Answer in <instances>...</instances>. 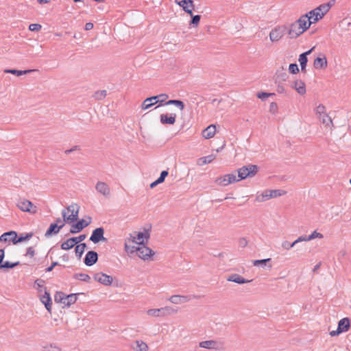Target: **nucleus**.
Segmentation results:
<instances>
[{"label":"nucleus","mask_w":351,"mask_h":351,"mask_svg":"<svg viewBox=\"0 0 351 351\" xmlns=\"http://www.w3.org/2000/svg\"><path fill=\"white\" fill-rule=\"evenodd\" d=\"M55 223H58V226L59 227H60V229H61V228H62L64 227L65 223H66V221L64 220V218H63V219H61L58 218V219H56V221Z\"/></svg>","instance_id":"13d9d810"},{"label":"nucleus","mask_w":351,"mask_h":351,"mask_svg":"<svg viewBox=\"0 0 351 351\" xmlns=\"http://www.w3.org/2000/svg\"><path fill=\"white\" fill-rule=\"evenodd\" d=\"M150 238V230L143 228V230L134 231L130 234V237L125 241V250H134V247L147 244Z\"/></svg>","instance_id":"f257e3e1"},{"label":"nucleus","mask_w":351,"mask_h":351,"mask_svg":"<svg viewBox=\"0 0 351 351\" xmlns=\"http://www.w3.org/2000/svg\"><path fill=\"white\" fill-rule=\"evenodd\" d=\"M38 3L40 4H45L49 3L51 0H37Z\"/></svg>","instance_id":"0e129e2a"},{"label":"nucleus","mask_w":351,"mask_h":351,"mask_svg":"<svg viewBox=\"0 0 351 351\" xmlns=\"http://www.w3.org/2000/svg\"><path fill=\"white\" fill-rule=\"evenodd\" d=\"M227 280L228 281L234 282L238 284H244L250 282V280H245L239 274H232L230 276Z\"/></svg>","instance_id":"2f4dec72"},{"label":"nucleus","mask_w":351,"mask_h":351,"mask_svg":"<svg viewBox=\"0 0 351 351\" xmlns=\"http://www.w3.org/2000/svg\"><path fill=\"white\" fill-rule=\"evenodd\" d=\"M77 301V297L75 294H71L62 299V303L66 306H70Z\"/></svg>","instance_id":"e433bc0d"},{"label":"nucleus","mask_w":351,"mask_h":351,"mask_svg":"<svg viewBox=\"0 0 351 351\" xmlns=\"http://www.w3.org/2000/svg\"><path fill=\"white\" fill-rule=\"evenodd\" d=\"M128 254H135L138 257L143 261H151L155 254V252L149 247L146 246V244L141 245L134 247V250H126Z\"/></svg>","instance_id":"39448f33"},{"label":"nucleus","mask_w":351,"mask_h":351,"mask_svg":"<svg viewBox=\"0 0 351 351\" xmlns=\"http://www.w3.org/2000/svg\"><path fill=\"white\" fill-rule=\"evenodd\" d=\"M98 256L97 252L89 251L84 258V263L88 266H91L97 261Z\"/></svg>","instance_id":"a878e982"},{"label":"nucleus","mask_w":351,"mask_h":351,"mask_svg":"<svg viewBox=\"0 0 351 351\" xmlns=\"http://www.w3.org/2000/svg\"><path fill=\"white\" fill-rule=\"evenodd\" d=\"M45 351H60V348L56 346L49 345L45 348Z\"/></svg>","instance_id":"864d4df0"},{"label":"nucleus","mask_w":351,"mask_h":351,"mask_svg":"<svg viewBox=\"0 0 351 351\" xmlns=\"http://www.w3.org/2000/svg\"><path fill=\"white\" fill-rule=\"evenodd\" d=\"M16 206L21 212L27 213L31 215H34L38 211L37 206L25 197H19L16 200Z\"/></svg>","instance_id":"0eeeda50"},{"label":"nucleus","mask_w":351,"mask_h":351,"mask_svg":"<svg viewBox=\"0 0 351 351\" xmlns=\"http://www.w3.org/2000/svg\"><path fill=\"white\" fill-rule=\"evenodd\" d=\"M155 97H157V99H158V102L160 103H162L168 99V95L167 94H160Z\"/></svg>","instance_id":"603ef678"},{"label":"nucleus","mask_w":351,"mask_h":351,"mask_svg":"<svg viewBox=\"0 0 351 351\" xmlns=\"http://www.w3.org/2000/svg\"><path fill=\"white\" fill-rule=\"evenodd\" d=\"M91 222V218L90 217L86 219H82L78 221L76 223H73L70 229V232L72 234H76L82 230L84 228L87 227Z\"/></svg>","instance_id":"2eb2a0df"},{"label":"nucleus","mask_w":351,"mask_h":351,"mask_svg":"<svg viewBox=\"0 0 351 351\" xmlns=\"http://www.w3.org/2000/svg\"><path fill=\"white\" fill-rule=\"evenodd\" d=\"M175 2L180 6L186 13L191 16H193L195 10V4L193 0H175Z\"/></svg>","instance_id":"4468645a"},{"label":"nucleus","mask_w":351,"mask_h":351,"mask_svg":"<svg viewBox=\"0 0 351 351\" xmlns=\"http://www.w3.org/2000/svg\"><path fill=\"white\" fill-rule=\"evenodd\" d=\"M285 194V191L281 190H266L257 196V200L264 202L271 198H275Z\"/></svg>","instance_id":"9d476101"},{"label":"nucleus","mask_w":351,"mask_h":351,"mask_svg":"<svg viewBox=\"0 0 351 351\" xmlns=\"http://www.w3.org/2000/svg\"><path fill=\"white\" fill-rule=\"evenodd\" d=\"M16 239V232L15 231H10L3 233L0 236V240L1 241H12L14 244V241Z\"/></svg>","instance_id":"7c9ffc66"},{"label":"nucleus","mask_w":351,"mask_h":351,"mask_svg":"<svg viewBox=\"0 0 351 351\" xmlns=\"http://www.w3.org/2000/svg\"><path fill=\"white\" fill-rule=\"evenodd\" d=\"M314 114L316 119L322 123L326 129L332 130L334 123L330 116L326 106L323 104H319L314 108Z\"/></svg>","instance_id":"20e7f679"},{"label":"nucleus","mask_w":351,"mask_h":351,"mask_svg":"<svg viewBox=\"0 0 351 351\" xmlns=\"http://www.w3.org/2000/svg\"><path fill=\"white\" fill-rule=\"evenodd\" d=\"M157 103H158V99L155 96L148 97L143 101L141 108L142 110H145Z\"/></svg>","instance_id":"cd10ccee"},{"label":"nucleus","mask_w":351,"mask_h":351,"mask_svg":"<svg viewBox=\"0 0 351 351\" xmlns=\"http://www.w3.org/2000/svg\"><path fill=\"white\" fill-rule=\"evenodd\" d=\"M75 276L77 279H80L84 281H86L90 279V277L87 274H77Z\"/></svg>","instance_id":"6e6d98bb"},{"label":"nucleus","mask_w":351,"mask_h":351,"mask_svg":"<svg viewBox=\"0 0 351 351\" xmlns=\"http://www.w3.org/2000/svg\"><path fill=\"white\" fill-rule=\"evenodd\" d=\"M289 71L290 73L295 74L299 72V68L296 64H290L289 66Z\"/></svg>","instance_id":"49530a36"},{"label":"nucleus","mask_w":351,"mask_h":351,"mask_svg":"<svg viewBox=\"0 0 351 351\" xmlns=\"http://www.w3.org/2000/svg\"><path fill=\"white\" fill-rule=\"evenodd\" d=\"M270 261V258L263 259V260H256V261H254L253 264H254V265L256 266V265H258L260 264H264L267 261Z\"/></svg>","instance_id":"052dcab7"},{"label":"nucleus","mask_w":351,"mask_h":351,"mask_svg":"<svg viewBox=\"0 0 351 351\" xmlns=\"http://www.w3.org/2000/svg\"><path fill=\"white\" fill-rule=\"evenodd\" d=\"M169 173L167 171H162L160 173V177L154 182L151 183L150 188H154L158 184L163 182L165 181V178L168 176Z\"/></svg>","instance_id":"c9c22d12"},{"label":"nucleus","mask_w":351,"mask_h":351,"mask_svg":"<svg viewBox=\"0 0 351 351\" xmlns=\"http://www.w3.org/2000/svg\"><path fill=\"white\" fill-rule=\"evenodd\" d=\"M350 327V319L347 317L339 320L337 330L330 332L331 337L337 336L342 332H347Z\"/></svg>","instance_id":"9b49d317"},{"label":"nucleus","mask_w":351,"mask_h":351,"mask_svg":"<svg viewBox=\"0 0 351 351\" xmlns=\"http://www.w3.org/2000/svg\"><path fill=\"white\" fill-rule=\"evenodd\" d=\"M334 3L335 0H332L328 3L319 5L317 8L305 14L304 15L307 16V19H308L310 25H311L312 24H315L322 19L329 12Z\"/></svg>","instance_id":"7ed1b4c3"},{"label":"nucleus","mask_w":351,"mask_h":351,"mask_svg":"<svg viewBox=\"0 0 351 351\" xmlns=\"http://www.w3.org/2000/svg\"><path fill=\"white\" fill-rule=\"evenodd\" d=\"M93 278L95 280L106 286L111 285L113 282V278L111 276L107 275L102 272L96 273Z\"/></svg>","instance_id":"f3484780"},{"label":"nucleus","mask_w":351,"mask_h":351,"mask_svg":"<svg viewBox=\"0 0 351 351\" xmlns=\"http://www.w3.org/2000/svg\"><path fill=\"white\" fill-rule=\"evenodd\" d=\"M215 159V156L213 154L200 158L198 160L199 165H204L212 162Z\"/></svg>","instance_id":"58836bf2"},{"label":"nucleus","mask_w":351,"mask_h":351,"mask_svg":"<svg viewBox=\"0 0 351 351\" xmlns=\"http://www.w3.org/2000/svg\"><path fill=\"white\" fill-rule=\"evenodd\" d=\"M350 184H351V179L350 180Z\"/></svg>","instance_id":"774afa93"},{"label":"nucleus","mask_w":351,"mask_h":351,"mask_svg":"<svg viewBox=\"0 0 351 351\" xmlns=\"http://www.w3.org/2000/svg\"><path fill=\"white\" fill-rule=\"evenodd\" d=\"M314 49H315V47H313L308 51L300 55L298 61L300 62L302 71H304V72L306 71V64L308 62L307 56L311 54L312 53V51L314 50Z\"/></svg>","instance_id":"412c9836"},{"label":"nucleus","mask_w":351,"mask_h":351,"mask_svg":"<svg viewBox=\"0 0 351 351\" xmlns=\"http://www.w3.org/2000/svg\"><path fill=\"white\" fill-rule=\"evenodd\" d=\"M40 301L43 304H45L46 308L48 310V311H51V299L50 298L49 293L45 291V293H43V295H40Z\"/></svg>","instance_id":"c756f323"},{"label":"nucleus","mask_w":351,"mask_h":351,"mask_svg":"<svg viewBox=\"0 0 351 351\" xmlns=\"http://www.w3.org/2000/svg\"><path fill=\"white\" fill-rule=\"evenodd\" d=\"M93 28V24L92 23H87L85 25V29L88 31Z\"/></svg>","instance_id":"e2e57ef3"},{"label":"nucleus","mask_w":351,"mask_h":351,"mask_svg":"<svg viewBox=\"0 0 351 351\" xmlns=\"http://www.w3.org/2000/svg\"><path fill=\"white\" fill-rule=\"evenodd\" d=\"M295 245V242H293L292 243H289L288 241H285L282 243V247L285 250H289L291 247H293Z\"/></svg>","instance_id":"09e8293b"},{"label":"nucleus","mask_w":351,"mask_h":351,"mask_svg":"<svg viewBox=\"0 0 351 351\" xmlns=\"http://www.w3.org/2000/svg\"><path fill=\"white\" fill-rule=\"evenodd\" d=\"M328 66V60L325 54L320 53L313 60V67L317 70H324Z\"/></svg>","instance_id":"dca6fc26"},{"label":"nucleus","mask_w":351,"mask_h":351,"mask_svg":"<svg viewBox=\"0 0 351 351\" xmlns=\"http://www.w3.org/2000/svg\"><path fill=\"white\" fill-rule=\"evenodd\" d=\"M310 27L308 19L303 14L290 24L287 34L290 38H296L307 31Z\"/></svg>","instance_id":"f03ea898"},{"label":"nucleus","mask_w":351,"mask_h":351,"mask_svg":"<svg viewBox=\"0 0 351 351\" xmlns=\"http://www.w3.org/2000/svg\"><path fill=\"white\" fill-rule=\"evenodd\" d=\"M80 207L76 204H72L62 210V216L66 221V223H74L77 218L79 214Z\"/></svg>","instance_id":"423d86ee"},{"label":"nucleus","mask_w":351,"mask_h":351,"mask_svg":"<svg viewBox=\"0 0 351 351\" xmlns=\"http://www.w3.org/2000/svg\"><path fill=\"white\" fill-rule=\"evenodd\" d=\"M220 344L214 340H208V341H201L199 343V346L203 348L206 349H214L217 350L219 349Z\"/></svg>","instance_id":"c85d7f7f"},{"label":"nucleus","mask_w":351,"mask_h":351,"mask_svg":"<svg viewBox=\"0 0 351 351\" xmlns=\"http://www.w3.org/2000/svg\"><path fill=\"white\" fill-rule=\"evenodd\" d=\"M257 171L258 167L256 165H250L240 168L238 170V176H237L238 182L247 177L254 176Z\"/></svg>","instance_id":"6e6552de"},{"label":"nucleus","mask_w":351,"mask_h":351,"mask_svg":"<svg viewBox=\"0 0 351 351\" xmlns=\"http://www.w3.org/2000/svg\"><path fill=\"white\" fill-rule=\"evenodd\" d=\"M34 287L40 294L45 293V291H47L46 287H45V281L42 279H37L35 280Z\"/></svg>","instance_id":"f704fd0d"},{"label":"nucleus","mask_w":351,"mask_h":351,"mask_svg":"<svg viewBox=\"0 0 351 351\" xmlns=\"http://www.w3.org/2000/svg\"><path fill=\"white\" fill-rule=\"evenodd\" d=\"M104 229L102 228H98L93 230L92 235L90 237V240L95 243H98L101 240H104Z\"/></svg>","instance_id":"4be33fe9"},{"label":"nucleus","mask_w":351,"mask_h":351,"mask_svg":"<svg viewBox=\"0 0 351 351\" xmlns=\"http://www.w3.org/2000/svg\"><path fill=\"white\" fill-rule=\"evenodd\" d=\"M74 149H73V150H74ZM72 151H73V149H70V150H66L65 152H66V154H68V153H69V152H72Z\"/></svg>","instance_id":"69168bd1"},{"label":"nucleus","mask_w":351,"mask_h":351,"mask_svg":"<svg viewBox=\"0 0 351 351\" xmlns=\"http://www.w3.org/2000/svg\"><path fill=\"white\" fill-rule=\"evenodd\" d=\"M32 234H27L25 237H20L19 238L16 237V241H14V244L21 243L26 239H29L32 237Z\"/></svg>","instance_id":"3c124183"},{"label":"nucleus","mask_w":351,"mask_h":351,"mask_svg":"<svg viewBox=\"0 0 351 351\" xmlns=\"http://www.w3.org/2000/svg\"><path fill=\"white\" fill-rule=\"evenodd\" d=\"M42 29V25L38 23H32L29 25V30L31 32H39Z\"/></svg>","instance_id":"c03bdc74"},{"label":"nucleus","mask_w":351,"mask_h":351,"mask_svg":"<svg viewBox=\"0 0 351 351\" xmlns=\"http://www.w3.org/2000/svg\"><path fill=\"white\" fill-rule=\"evenodd\" d=\"M86 239L85 234H81L79 237H74V239L75 240L76 244H78L79 243L82 242Z\"/></svg>","instance_id":"bf43d9fd"},{"label":"nucleus","mask_w":351,"mask_h":351,"mask_svg":"<svg viewBox=\"0 0 351 351\" xmlns=\"http://www.w3.org/2000/svg\"><path fill=\"white\" fill-rule=\"evenodd\" d=\"M60 230V227L58 226V223H51L47 230L45 232V237H49L52 234H56Z\"/></svg>","instance_id":"473e14b6"},{"label":"nucleus","mask_w":351,"mask_h":351,"mask_svg":"<svg viewBox=\"0 0 351 351\" xmlns=\"http://www.w3.org/2000/svg\"><path fill=\"white\" fill-rule=\"evenodd\" d=\"M291 87L295 89L298 94L304 95L306 94V89L305 83L300 80H297L293 82Z\"/></svg>","instance_id":"aec40b11"},{"label":"nucleus","mask_w":351,"mask_h":351,"mask_svg":"<svg viewBox=\"0 0 351 351\" xmlns=\"http://www.w3.org/2000/svg\"><path fill=\"white\" fill-rule=\"evenodd\" d=\"M287 28L285 26H277L271 29L269 33V39L274 42L279 41L285 35Z\"/></svg>","instance_id":"ddd939ff"},{"label":"nucleus","mask_w":351,"mask_h":351,"mask_svg":"<svg viewBox=\"0 0 351 351\" xmlns=\"http://www.w3.org/2000/svg\"><path fill=\"white\" fill-rule=\"evenodd\" d=\"M160 121L162 124L173 125L176 121V114H162L160 116Z\"/></svg>","instance_id":"5701e85b"},{"label":"nucleus","mask_w":351,"mask_h":351,"mask_svg":"<svg viewBox=\"0 0 351 351\" xmlns=\"http://www.w3.org/2000/svg\"><path fill=\"white\" fill-rule=\"evenodd\" d=\"M5 256V251L3 249H0V269H9V268H13L15 266H16L19 263H11L8 261L3 262V260Z\"/></svg>","instance_id":"bb28decb"},{"label":"nucleus","mask_w":351,"mask_h":351,"mask_svg":"<svg viewBox=\"0 0 351 351\" xmlns=\"http://www.w3.org/2000/svg\"><path fill=\"white\" fill-rule=\"evenodd\" d=\"M324 238V235L320 233V232H318L317 231L315 230L313 231L309 236H308V239H310V241L311 240H313V239H323Z\"/></svg>","instance_id":"37998d69"},{"label":"nucleus","mask_w":351,"mask_h":351,"mask_svg":"<svg viewBox=\"0 0 351 351\" xmlns=\"http://www.w3.org/2000/svg\"><path fill=\"white\" fill-rule=\"evenodd\" d=\"M33 71L34 70L19 71V70H16V69H6L4 71V72L7 73H12V74L16 75L17 76H21L23 74L30 73Z\"/></svg>","instance_id":"ea45409f"},{"label":"nucleus","mask_w":351,"mask_h":351,"mask_svg":"<svg viewBox=\"0 0 351 351\" xmlns=\"http://www.w3.org/2000/svg\"><path fill=\"white\" fill-rule=\"evenodd\" d=\"M302 241H310V239H308V236H300L294 242L296 244Z\"/></svg>","instance_id":"4d7b16f0"},{"label":"nucleus","mask_w":351,"mask_h":351,"mask_svg":"<svg viewBox=\"0 0 351 351\" xmlns=\"http://www.w3.org/2000/svg\"><path fill=\"white\" fill-rule=\"evenodd\" d=\"M238 182L237 176L233 173L226 174L223 176H220L216 178L215 182L219 185L222 186H228L230 184Z\"/></svg>","instance_id":"f8f14e48"},{"label":"nucleus","mask_w":351,"mask_h":351,"mask_svg":"<svg viewBox=\"0 0 351 351\" xmlns=\"http://www.w3.org/2000/svg\"><path fill=\"white\" fill-rule=\"evenodd\" d=\"M166 105H174L176 106L178 109H180L181 111H182L184 109V104L181 100H177V99H171L169 100L166 102Z\"/></svg>","instance_id":"4c0bfd02"},{"label":"nucleus","mask_w":351,"mask_h":351,"mask_svg":"<svg viewBox=\"0 0 351 351\" xmlns=\"http://www.w3.org/2000/svg\"><path fill=\"white\" fill-rule=\"evenodd\" d=\"M106 90H98L95 93L94 97L97 100L104 99L106 97Z\"/></svg>","instance_id":"79ce46f5"},{"label":"nucleus","mask_w":351,"mask_h":351,"mask_svg":"<svg viewBox=\"0 0 351 351\" xmlns=\"http://www.w3.org/2000/svg\"><path fill=\"white\" fill-rule=\"evenodd\" d=\"M86 247V245L85 243H80L76 245L75 248V252L77 256L79 257H81L82 254L84 253L85 249Z\"/></svg>","instance_id":"a19ab883"},{"label":"nucleus","mask_w":351,"mask_h":351,"mask_svg":"<svg viewBox=\"0 0 351 351\" xmlns=\"http://www.w3.org/2000/svg\"><path fill=\"white\" fill-rule=\"evenodd\" d=\"M131 348L134 351H149L148 345L141 339L134 341L131 345Z\"/></svg>","instance_id":"a211bd4d"},{"label":"nucleus","mask_w":351,"mask_h":351,"mask_svg":"<svg viewBox=\"0 0 351 351\" xmlns=\"http://www.w3.org/2000/svg\"><path fill=\"white\" fill-rule=\"evenodd\" d=\"M216 134V126L210 125L202 132V136L205 139H210L215 136Z\"/></svg>","instance_id":"b1692460"},{"label":"nucleus","mask_w":351,"mask_h":351,"mask_svg":"<svg viewBox=\"0 0 351 351\" xmlns=\"http://www.w3.org/2000/svg\"><path fill=\"white\" fill-rule=\"evenodd\" d=\"M168 300L174 304H181L188 302L190 300V298L188 295H171Z\"/></svg>","instance_id":"6ab92c4d"},{"label":"nucleus","mask_w":351,"mask_h":351,"mask_svg":"<svg viewBox=\"0 0 351 351\" xmlns=\"http://www.w3.org/2000/svg\"><path fill=\"white\" fill-rule=\"evenodd\" d=\"M278 107L276 103L271 102L269 105V112L272 114H276L278 112Z\"/></svg>","instance_id":"de8ad7c7"},{"label":"nucleus","mask_w":351,"mask_h":351,"mask_svg":"<svg viewBox=\"0 0 351 351\" xmlns=\"http://www.w3.org/2000/svg\"><path fill=\"white\" fill-rule=\"evenodd\" d=\"M274 93H265V92H260L257 94V97L258 98L261 99H266L271 95H273Z\"/></svg>","instance_id":"8fccbe9b"},{"label":"nucleus","mask_w":351,"mask_h":351,"mask_svg":"<svg viewBox=\"0 0 351 351\" xmlns=\"http://www.w3.org/2000/svg\"><path fill=\"white\" fill-rule=\"evenodd\" d=\"M35 254V250L32 247H29L27 249L26 256L32 258Z\"/></svg>","instance_id":"5fc2aeb1"},{"label":"nucleus","mask_w":351,"mask_h":351,"mask_svg":"<svg viewBox=\"0 0 351 351\" xmlns=\"http://www.w3.org/2000/svg\"><path fill=\"white\" fill-rule=\"evenodd\" d=\"M76 244L74 237L69 238L61 244V248L64 250H68L73 248Z\"/></svg>","instance_id":"72a5a7b5"},{"label":"nucleus","mask_w":351,"mask_h":351,"mask_svg":"<svg viewBox=\"0 0 351 351\" xmlns=\"http://www.w3.org/2000/svg\"><path fill=\"white\" fill-rule=\"evenodd\" d=\"M58 265L57 262H53L51 265L46 269L47 272H50L53 270V267Z\"/></svg>","instance_id":"680f3d73"},{"label":"nucleus","mask_w":351,"mask_h":351,"mask_svg":"<svg viewBox=\"0 0 351 351\" xmlns=\"http://www.w3.org/2000/svg\"><path fill=\"white\" fill-rule=\"evenodd\" d=\"M191 17L192 20L191 21V25H193L194 27H197L199 24L201 16L199 15H193Z\"/></svg>","instance_id":"a18cd8bd"},{"label":"nucleus","mask_w":351,"mask_h":351,"mask_svg":"<svg viewBox=\"0 0 351 351\" xmlns=\"http://www.w3.org/2000/svg\"><path fill=\"white\" fill-rule=\"evenodd\" d=\"M96 190L104 196H108L110 193V189L108 185L104 182H98L95 186Z\"/></svg>","instance_id":"393cba45"},{"label":"nucleus","mask_w":351,"mask_h":351,"mask_svg":"<svg viewBox=\"0 0 351 351\" xmlns=\"http://www.w3.org/2000/svg\"><path fill=\"white\" fill-rule=\"evenodd\" d=\"M74 2L77 3V2H79V1H82V0H73Z\"/></svg>","instance_id":"338daca9"},{"label":"nucleus","mask_w":351,"mask_h":351,"mask_svg":"<svg viewBox=\"0 0 351 351\" xmlns=\"http://www.w3.org/2000/svg\"><path fill=\"white\" fill-rule=\"evenodd\" d=\"M147 315L152 317L168 316L176 311L171 306H165L160 308H151L147 311Z\"/></svg>","instance_id":"1a4fd4ad"}]
</instances>
